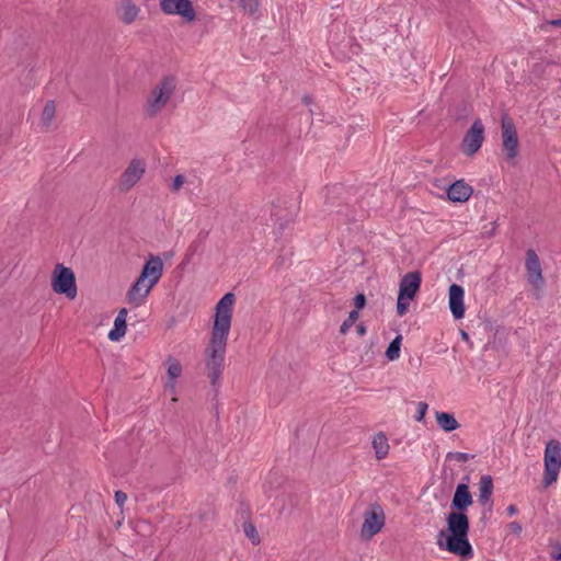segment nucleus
<instances>
[{
    "label": "nucleus",
    "instance_id": "1",
    "mask_svg": "<svg viewBox=\"0 0 561 561\" xmlns=\"http://www.w3.org/2000/svg\"><path fill=\"white\" fill-rule=\"evenodd\" d=\"M473 503L469 486L466 483H459L456 486L450 508L446 516V529L438 533L437 545L462 560L473 557V548L468 539L470 531V522L467 510Z\"/></svg>",
    "mask_w": 561,
    "mask_h": 561
},
{
    "label": "nucleus",
    "instance_id": "2",
    "mask_svg": "<svg viewBox=\"0 0 561 561\" xmlns=\"http://www.w3.org/2000/svg\"><path fill=\"white\" fill-rule=\"evenodd\" d=\"M234 300V294L227 293L217 302L210 341L205 350V365L210 385L214 388L218 387L219 379L224 370V360L227 340L231 328L232 306Z\"/></svg>",
    "mask_w": 561,
    "mask_h": 561
},
{
    "label": "nucleus",
    "instance_id": "3",
    "mask_svg": "<svg viewBox=\"0 0 561 561\" xmlns=\"http://www.w3.org/2000/svg\"><path fill=\"white\" fill-rule=\"evenodd\" d=\"M176 88L174 76L164 77L152 90L151 96L147 101V114L150 117L156 116L169 102Z\"/></svg>",
    "mask_w": 561,
    "mask_h": 561
},
{
    "label": "nucleus",
    "instance_id": "4",
    "mask_svg": "<svg viewBox=\"0 0 561 561\" xmlns=\"http://www.w3.org/2000/svg\"><path fill=\"white\" fill-rule=\"evenodd\" d=\"M51 288L56 294L65 295L69 299L77 296V283L73 271L61 263H57L51 273Z\"/></svg>",
    "mask_w": 561,
    "mask_h": 561
},
{
    "label": "nucleus",
    "instance_id": "5",
    "mask_svg": "<svg viewBox=\"0 0 561 561\" xmlns=\"http://www.w3.org/2000/svg\"><path fill=\"white\" fill-rule=\"evenodd\" d=\"M545 472L542 483L547 488L558 480L561 469V443L551 439L547 443L545 449Z\"/></svg>",
    "mask_w": 561,
    "mask_h": 561
},
{
    "label": "nucleus",
    "instance_id": "6",
    "mask_svg": "<svg viewBox=\"0 0 561 561\" xmlns=\"http://www.w3.org/2000/svg\"><path fill=\"white\" fill-rule=\"evenodd\" d=\"M386 523V515L379 503H373L364 513V522L360 528V537L370 540L377 535Z\"/></svg>",
    "mask_w": 561,
    "mask_h": 561
},
{
    "label": "nucleus",
    "instance_id": "7",
    "mask_svg": "<svg viewBox=\"0 0 561 561\" xmlns=\"http://www.w3.org/2000/svg\"><path fill=\"white\" fill-rule=\"evenodd\" d=\"M502 150L508 161H514L518 156V135L513 119L504 114L501 119Z\"/></svg>",
    "mask_w": 561,
    "mask_h": 561
},
{
    "label": "nucleus",
    "instance_id": "8",
    "mask_svg": "<svg viewBox=\"0 0 561 561\" xmlns=\"http://www.w3.org/2000/svg\"><path fill=\"white\" fill-rule=\"evenodd\" d=\"M484 141V126L480 118H477L466 131L461 141V151L467 157L474 156Z\"/></svg>",
    "mask_w": 561,
    "mask_h": 561
},
{
    "label": "nucleus",
    "instance_id": "9",
    "mask_svg": "<svg viewBox=\"0 0 561 561\" xmlns=\"http://www.w3.org/2000/svg\"><path fill=\"white\" fill-rule=\"evenodd\" d=\"M161 11L169 15H180L186 22H193L196 13L190 0H160Z\"/></svg>",
    "mask_w": 561,
    "mask_h": 561
},
{
    "label": "nucleus",
    "instance_id": "10",
    "mask_svg": "<svg viewBox=\"0 0 561 561\" xmlns=\"http://www.w3.org/2000/svg\"><path fill=\"white\" fill-rule=\"evenodd\" d=\"M525 270L528 283L535 289H541L543 286V277L540 260L534 249L526 251Z\"/></svg>",
    "mask_w": 561,
    "mask_h": 561
},
{
    "label": "nucleus",
    "instance_id": "11",
    "mask_svg": "<svg viewBox=\"0 0 561 561\" xmlns=\"http://www.w3.org/2000/svg\"><path fill=\"white\" fill-rule=\"evenodd\" d=\"M163 273V262L160 256L150 255L140 272V279L147 282L146 293L159 282Z\"/></svg>",
    "mask_w": 561,
    "mask_h": 561
},
{
    "label": "nucleus",
    "instance_id": "12",
    "mask_svg": "<svg viewBox=\"0 0 561 561\" xmlns=\"http://www.w3.org/2000/svg\"><path fill=\"white\" fill-rule=\"evenodd\" d=\"M145 163L139 159H133L126 170L121 175L119 190L129 191L144 175Z\"/></svg>",
    "mask_w": 561,
    "mask_h": 561
},
{
    "label": "nucleus",
    "instance_id": "13",
    "mask_svg": "<svg viewBox=\"0 0 561 561\" xmlns=\"http://www.w3.org/2000/svg\"><path fill=\"white\" fill-rule=\"evenodd\" d=\"M422 276L419 271L409 272L402 276L399 284L398 295L405 299L413 300L420 290Z\"/></svg>",
    "mask_w": 561,
    "mask_h": 561
},
{
    "label": "nucleus",
    "instance_id": "14",
    "mask_svg": "<svg viewBox=\"0 0 561 561\" xmlns=\"http://www.w3.org/2000/svg\"><path fill=\"white\" fill-rule=\"evenodd\" d=\"M463 288L458 284L449 286V309L456 320L462 319L465 316Z\"/></svg>",
    "mask_w": 561,
    "mask_h": 561
},
{
    "label": "nucleus",
    "instance_id": "15",
    "mask_svg": "<svg viewBox=\"0 0 561 561\" xmlns=\"http://www.w3.org/2000/svg\"><path fill=\"white\" fill-rule=\"evenodd\" d=\"M271 218L275 225H278L279 232L293 220V214L288 211L285 201L277 198L272 203Z\"/></svg>",
    "mask_w": 561,
    "mask_h": 561
},
{
    "label": "nucleus",
    "instance_id": "16",
    "mask_svg": "<svg viewBox=\"0 0 561 561\" xmlns=\"http://www.w3.org/2000/svg\"><path fill=\"white\" fill-rule=\"evenodd\" d=\"M473 193V188L463 180L456 181L447 188L448 199L456 203L467 202Z\"/></svg>",
    "mask_w": 561,
    "mask_h": 561
},
{
    "label": "nucleus",
    "instance_id": "17",
    "mask_svg": "<svg viewBox=\"0 0 561 561\" xmlns=\"http://www.w3.org/2000/svg\"><path fill=\"white\" fill-rule=\"evenodd\" d=\"M140 10L133 0H121L118 5V18L127 25L134 23Z\"/></svg>",
    "mask_w": 561,
    "mask_h": 561
},
{
    "label": "nucleus",
    "instance_id": "18",
    "mask_svg": "<svg viewBox=\"0 0 561 561\" xmlns=\"http://www.w3.org/2000/svg\"><path fill=\"white\" fill-rule=\"evenodd\" d=\"M146 280H141L140 276H138L127 293L128 302L140 306L149 295V293H146Z\"/></svg>",
    "mask_w": 561,
    "mask_h": 561
},
{
    "label": "nucleus",
    "instance_id": "19",
    "mask_svg": "<svg viewBox=\"0 0 561 561\" xmlns=\"http://www.w3.org/2000/svg\"><path fill=\"white\" fill-rule=\"evenodd\" d=\"M373 448L378 460L383 459L388 455L390 446L387 436L382 432L374 436Z\"/></svg>",
    "mask_w": 561,
    "mask_h": 561
},
{
    "label": "nucleus",
    "instance_id": "20",
    "mask_svg": "<svg viewBox=\"0 0 561 561\" xmlns=\"http://www.w3.org/2000/svg\"><path fill=\"white\" fill-rule=\"evenodd\" d=\"M435 416L438 426L447 433L453 432L460 426V424L451 413L436 412Z\"/></svg>",
    "mask_w": 561,
    "mask_h": 561
},
{
    "label": "nucleus",
    "instance_id": "21",
    "mask_svg": "<svg viewBox=\"0 0 561 561\" xmlns=\"http://www.w3.org/2000/svg\"><path fill=\"white\" fill-rule=\"evenodd\" d=\"M479 502L484 505L491 499L493 492V480L491 476H482L479 483Z\"/></svg>",
    "mask_w": 561,
    "mask_h": 561
},
{
    "label": "nucleus",
    "instance_id": "22",
    "mask_svg": "<svg viewBox=\"0 0 561 561\" xmlns=\"http://www.w3.org/2000/svg\"><path fill=\"white\" fill-rule=\"evenodd\" d=\"M167 366L170 386L174 388V380L182 374V365L176 358L169 356L167 359Z\"/></svg>",
    "mask_w": 561,
    "mask_h": 561
},
{
    "label": "nucleus",
    "instance_id": "23",
    "mask_svg": "<svg viewBox=\"0 0 561 561\" xmlns=\"http://www.w3.org/2000/svg\"><path fill=\"white\" fill-rule=\"evenodd\" d=\"M56 114V105L54 101H47L42 112L41 122L43 126L49 128Z\"/></svg>",
    "mask_w": 561,
    "mask_h": 561
},
{
    "label": "nucleus",
    "instance_id": "24",
    "mask_svg": "<svg viewBox=\"0 0 561 561\" xmlns=\"http://www.w3.org/2000/svg\"><path fill=\"white\" fill-rule=\"evenodd\" d=\"M126 321L122 318L115 319L114 328L108 332V339L113 342L119 341L126 333Z\"/></svg>",
    "mask_w": 561,
    "mask_h": 561
},
{
    "label": "nucleus",
    "instance_id": "25",
    "mask_svg": "<svg viewBox=\"0 0 561 561\" xmlns=\"http://www.w3.org/2000/svg\"><path fill=\"white\" fill-rule=\"evenodd\" d=\"M401 341L402 335L399 334L389 343L385 353L389 360H396L400 357Z\"/></svg>",
    "mask_w": 561,
    "mask_h": 561
},
{
    "label": "nucleus",
    "instance_id": "26",
    "mask_svg": "<svg viewBox=\"0 0 561 561\" xmlns=\"http://www.w3.org/2000/svg\"><path fill=\"white\" fill-rule=\"evenodd\" d=\"M239 4L244 13L254 16L259 12L260 0H240Z\"/></svg>",
    "mask_w": 561,
    "mask_h": 561
},
{
    "label": "nucleus",
    "instance_id": "27",
    "mask_svg": "<svg viewBox=\"0 0 561 561\" xmlns=\"http://www.w3.org/2000/svg\"><path fill=\"white\" fill-rule=\"evenodd\" d=\"M243 531H244V535L251 540V542L256 546L260 543V536H259V533L255 528V526L248 522V523H244L243 524Z\"/></svg>",
    "mask_w": 561,
    "mask_h": 561
},
{
    "label": "nucleus",
    "instance_id": "28",
    "mask_svg": "<svg viewBox=\"0 0 561 561\" xmlns=\"http://www.w3.org/2000/svg\"><path fill=\"white\" fill-rule=\"evenodd\" d=\"M359 317V312L357 310H352L347 318L343 321V323L340 327V333L345 334L357 321Z\"/></svg>",
    "mask_w": 561,
    "mask_h": 561
},
{
    "label": "nucleus",
    "instance_id": "29",
    "mask_svg": "<svg viewBox=\"0 0 561 561\" xmlns=\"http://www.w3.org/2000/svg\"><path fill=\"white\" fill-rule=\"evenodd\" d=\"M411 301L412 300L405 299L404 297L398 295L397 313L401 317L404 316L409 310Z\"/></svg>",
    "mask_w": 561,
    "mask_h": 561
},
{
    "label": "nucleus",
    "instance_id": "30",
    "mask_svg": "<svg viewBox=\"0 0 561 561\" xmlns=\"http://www.w3.org/2000/svg\"><path fill=\"white\" fill-rule=\"evenodd\" d=\"M473 456L467 454V453H460V451H457V453H448L446 455V459H456L457 461L459 462H466L468 461L470 458H472Z\"/></svg>",
    "mask_w": 561,
    "mask_h": 561
},
{
    "label": "nucleus",
    "instance_id": "31",
    "mask_svg": "<svg viewBox=\"0 0 561 561\" xmlns=\"http://www.w3.org/2000/svg\"><path fill=\"white\" fill-rule=\"evenodd\" d=\"M427 409H428V405H427L426 402H419L417 403V414L415 416V420L417 422H421V421L424 420V416L426 414Z\"/></svg>",
    "mask_w": 561,
    "mask_h": 561
},
{
    "label": "nucleus",
    "instance_id": "32",
    "mask_svg": "<svg viewBox=\"0 0 561 561\" xmlns=\"http://www.w3.org/2000/svg\"><path fill=\"white\" fill-rule=\"evenodd\" d=\"M366 296L364 294H357L354 297V306L356 308L355 310L359 311L360 309H363L366 306Z\"/></svg>",
    "mask_w": 561,
    "mask_h": 561
},
{
    "label": "nucleus",
    "instance_id": "33",
    "mask_svg": "<svg viewBox=\"0 0 561 561\" xmlns=\"http://www.w3.org/2000/svg\"><path fill=\"white\" fill-rule=\"evenodd\" d=\"M115 502L116 504L119 506V507H123V505L125 504V502L127 501V494L121 490L116 491L115 492Z\"/></svg>",
    "mask_w": 561,
    "mask_h": 561
},
{
    "label": "nucleus",
    "instance_id": "34",
    "mask_svg": "<svg viewBox=\"0 0 561 561\" xmlns=\"http://www.w3.org/2000/svg\"><path fill=\"white\" fill-rule=\"evenodd\" d=\"M184 180L185 179L182 174L176 175L173 180L172 190L179 191V188L183 185Z\"/></svg>",
    "mask_w": 561,
    "mask_h": 561
},
{
    "label": "nucleus",
    "instance_id": "35",
    "mask_svg": "<svg viewBox=\"0 0 561 561\" xmlns=\"http://www.w3.org/2000/svg\"><path fill=\"white\" fill-rule=\"evenodd\" d=\"M508 528L512 533L519 535L523 530L522 525L518 522H512L508 524Z\"/></svg>",
    "mask_w": 561,
    "mask_h": 561
},
{
    "label": "nucleus",
    "instance_id": "36",
    "mask_svg": "<svg viewBox=\"0 0 561 561\" xmlns=\"http://www.w3.org/2000/svg\"><path fill=\"white\" fill-rule=\"evenodd\" d=\"M551 557L556 561H560L561 560V546L560 545H557V546L553 547V551L551 553Z\"/></svg>",
    "mask_w": 561,
    "mask_h": 561
},
{
    "label": "nucleus",
    "instance_id": "37",
    "mask_svg": "<svg viewBox=\"0 0 561 561\" xmlns=\"http://www.w3.org/2000/svg\"><path fill=\"white\" fill-rule=\"evenodd\" d=\"M366 325L364 323H359L356 325V332L358 335H365L366 334Z\"/></svg>",
    "mask_w": 561,
    "mask_h": 561
},
{
    "label": "nucleus",
    "instance_id": "38",
    "mask_svg": "<svg viewBox=\"0 0 561 561\" xmlns=\"http://www.w3.org/2000/svg\"><path fill=\"white\" fill-rule=\"evenodd\" d=\"M126 317H127V309L126 308H122L119 311H118V314L116 316L115 319H119L122 318L124 321H126Z\"/></svg>",
    "mask_w": 561,
    "mask_h": 561
},
{
    "label": "nucleus",
    "instance_id": "39",
    "mask_svg": "<svg viewBox=\"0 0 561 561\" xmlns=\"http://www.w3.org/2000/svg\"><path fill=\"white\" fill-rule=\"evenodd\" d=\"M516 513H517V507H516L515 505H513V504H512V505H510V506L507 507V514H508L510 516L515 515Z\"/></svg>",
    "mask_w": 561,
    "mask_h": 561
},
{
    "label": "nucleus",
    "instance_id": "40",
    "mask_svg": "<svg viewBox=\"0 0 561 561\" xmlns=\"http://www.w3.org/2000/svg\"><path fill=\"white\" fill-rule=\"evenodd\" d=\"M550 25L554 26V27H559L561 26V19H557V20H551L549 22Z\"/></svg>",
    "mask_w": 561,
    "mask_h": 561
},
{
    "label": "nucleus",
    "instance_id": "41",
    "mask_svg": "<svg viewBox=\"0 0 561 561\" xmlns=\"http://www.w3.org/2000/svg\"><path fill=\"white\" fill-rule=\"evenodd\" d=\"M302 101H304V103H305V104L309 105V104L311 103V101H312V100H311V96H309V95H304Z\"/></svg>",
    "mask_w": 561,
    "mask_h": 561
},
{
    "label": "nucleus",
    "instance_id": "42",
    "mask_svg": "<svg viewBox=\"0 0 561 561\" xmlns=\"http://www.w3.org/2000/svg\"><path fill=\"white\" fill-rule=\"evenodd\" d=\"M461 336H462V339H465V340H468V339H469V335H468V333H467L466 331H461Z\"/></svg>",
    "mask_w": 561,
    "mask_h": 561
}]
</instances>
